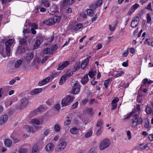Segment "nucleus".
Returning <instances> with one entry per match:
<instances>
[{
	"label": "nucleus",
	"instance_id": "nucleus-1",
	"mask_svg": "<svg viewBox=\"0 0 153 153\" xmlns=\"http://www.w3.org/2000/svg\"><path fill=\"white\" fill-rule=\"evenodd\" d=\"M14 39H10L8 40L5 42V45L6 46L5 50L3 49L2 48H0V53L2 55H3L4 52L6 51L7 55L9 56L10 55V47L13 44L14 41Z\"/></svg>",
	"mask_w": 153,
	"mask_h": 153
},
{
	"label": "nucleus",
	"instance_id": "nucleus-2",
	"mask_svg": "<svg viewBox=\"0 0 153 153\" xmlns=\"http://www.w3.org/2000/svg\"><path fill=\"white\" fill-rule=\"evenodd\" d=\"M143 123V120L141 117L139 118V116L135 114L133 116L131 121V125L133 128L135 127L137 124H141Z\"/></svg>",
	"mask_w": 153,
	"mask_h": 153
},
{
	"label": "nucleus",
	"instance_id": "nucleus-3",
	"mask_svg": "<svg viewBox=\"0 0 153 153\" xmlns=\"http://www.w3.org/2000/svg\"><path fill=\"white\" fill-rule=\"evenodd\" d=\"M111 144V141L109 139L106 138L103 139L100 143L99 146V149L102 150L108 147Z\"/></svg>",
	"mask_w": 153,
	"mask_h": 153
},
{
	"label": "nucleus",
	"instance_id": "nucleus-4",
	"mask_svg": "<svg viewBox=\"0 0 153 153\" xmlns=\"http://www.w3.org/2000/svg\"><path fill=\"white\" fill-rule=\"evenodd\" d=\"M80 89V86L79 82L76 81L72 85L71 91V93L74 94H79Z\"/></svg>",
	"mask_w": 153,
	"mask_h": 153
},
{
	"label": "nucleus",
	"instance_id": "nucleus-5",
	"mask_svg": "<svg viewBox=\"0 0 153 153\" xmlns=\"http://www.w3.org/2000/svg\"><path fill=\"white\" fill-rule=\"evenodd\" d=\"M67 143L65 141H63L60 143L57 146L55 149V151L56 152H59L63 150L66 147Z\"/></svg>",
	"mask_w": 153,
	"mask_h": 153
},
{
	"label": "nucleus",
	"instance_id": "nucleus-6",
	"mask_svg": "<svg viewBox=\"0 0 153 153\" xmlns=\"http://www.w3.org/2000/svg\"><path fill=\"white\" fill-rule=\"evenodd\" d=\"M42 118H35L32 119L30 122L33 124L42 125L43 124V120Z\"/></svg>",
	"mask_w": 153,
	"mask_h": 153
},
{
	"label": "nucleus",
	"instance_id": "nucleus-7",
	"mask_svg": "<svg viewBox=\"0 0 153 153\" xmlns=\"http://www.w3.org/2000/svg\"><path fill=\"white\" fill-rule=\"evenodd\" d=\"M143 83L140 88V89L142 90L143 88V87H145L146 85L147 84H150L153 82L151 80L147 78H146L143 79L142 81Z\"/></svg>",
	"mask_w": 153,
	"mask_h": 153
},
{
	"label": "nucleus",
	"instance_id": "nucleus-8",
	"mask_svg": "<svg viewBox=\"0 0 153 153\" xmlns=\"http://www.w3.org/2000/svg\"><path fill=\"white\" fill-rule=\"evenodd\" d=\"M53 149L54 146L51 143H48L45 148L46 152L48 153L51 152Z\"/></svg>",
	"mask_w": 153,
	"mask_h": 153
},
{
	"label": "nucleus",
	"instance_id": "nucleus-9",
	"mask_svg": "<svg viewBox=\"0 0 153 153\" xmlns=\"http://www.w3.org/2000/svg\"><path fill=\"white\" fill-rule=\"evenodd\" d=\"M33 55L31 53L27 54L26 56L24 57V60L27 63H29L33 58Z\"/></svg>",
	"mask_w": 153,
	"mask_h": 153
},
{
	"label": "nucleus",
	"instance_id": "nucleus-10",
	"mask_svg": "<svg viewBox=\"0 0 153 153\" xmlns=\"http://www.w3.org/2000/svg\"><path fill=\"white\" fill-rule=\"evenodd\" d=\"M84 112L92 116L94 114V112L92 108H86L84 109Z\"/></svg>",
	"mask_w": 153,
	"mask_h": 153
},
{
	"label": "nucleus",
	"instance_id": "nucleus-11",
	"mask_svg": "<svg viewBox=\"0 0 153 153\" xmlns=\"http://www.w3.org/2000/svg\"><path fill=\"white\" fill-rule=\"evenodd\" d=\"M8 116L6 115H2L0 117V125H3L7 121Z\"/></svg>",
	"mask_w": 153,
	"mask_h": 153
},
{
	"label": "nucleus",
	"instance_id": "nucleus-12",
	"mask_svg": "<svg viewBox=\"0 0 153 153\" xmlns=\"http://www.w3.org/2000/svg\"><path fill=\"white\" fill-rule=\"evenodd\" d=\"M139 22V18L136 17L132 20L131 23V26L133 28H135L137 26Z\"/></svg>",
	"mask_w": 153,
	"mask_h": 153
},
{
	"label": "nucleus",
	"instance_id": "nucleus-13",
	"mask_svg": "<svg viewBox=\"0 0 153 153\" xmlns=\"http://www.w3.org/2000/svg\"><path fill=\"white\" fill-rule=\"evenodd\" d=\"M69 64V62L68 61H66L63 62L61 64L59 65L57 70H61L64 68L67 67Z\"/></svg>",
	"mask_w": 153,
	"mask_h": 153
},
{
	"label": "nucleus",
	"instance_id": "nucleus-14",
	"mask_svg": "<svg viewBox=\"0 0 153 153\" xmlns=\"http://www.w3.org/2000/svg\"><path fill=\"white\" fill-rule=\"evenodd\" d=\"M72 118V116L71 114H69L68 115L64 122V123L65 125L68 126L71 123Z\"/></svg>",
	"mask_w": 153,
	"mask_h": 153
},
{
	"label": "nucleus",
	"instance_id": "nucleus-15",
	"mask_svg": "<svg viewBox=\"0 0 153 153\" xmlns=\"http://www.w3.org/2000/svg\"><path fill=\"white\" fill-rule=\"evenodd\" d=\"M50 80V77H47L42 80L39 81V86L43 85L48 83Z\"/></svg>",
	"mask_w": 153,
	"mask_h": 153
},
{
	"label": "nucleus",
	"instance_id": "nucleus-16",
	"mask_svg": "<svg viewBox=\"0 0 153 153\" xmlns=\"http://www.w3.org/2000/svg\"><path fill=\"white\" fill-rule=\"evenodd\" d=\"M40 7L44 6L45 7H48L50 6V4L48 2V0H42L40 5Z\"/></svg>",
	"mask_w": 153,
	"mask_h": 153
},
{
	"label": "nucleus",
	"instance_id": "nucleus-17",
	"mask_svg": "<svg viewBox=\"0 0 153 153\" xmlns=\"http://www.w3.org/2000/svg\"><path fill=\"white\" fill-rule=\"evenodd\" d=\"M42 91L41 88H37L33 89L31 91V94L32 95H36L40 93Z\"/></svg>",
	"mask_w": 153,
	"mask_h": 153
},
{
	"label": "nucleus",
	"instance_id": "nucleus-18",
	"mask_svg": "<svg viewBox=\"0 0 153 153\" xmlns=\"http://www.w3.org/2000/svg\"><path fill=\"white\" fill-rule=\"evenodd\" d=\"M88 58H87L83 62H82L81 65V68L83 69H84L88 63Z\"/></svg>",
	"mask_w": 153,
	"mask_h": 153
},
{
	"label": "nucleus",
	"instance_id": "nucleus-19",
	"mask_svg": "<svg viewBox=\"0 0 153 153\" xmlns=\"http://www.w3.org/2000/svg\"><path fill=\"white\" fill-rule=\"evenodd\" d=\"M70 131L71 134L76 135L78 133L79 130L77 128L74 127L70 129Z\"/></svg>",
	"mask_w": 153,
	"mask_h": 153
},
{
	"label": "nucleus",
	"instance_id": "nucleus-20",
	"mask_svg": "<svg viewBox=\"0 0 153 153\" xmlns=\"http://www.w3.org/2000/svg\"><path fill=\"white\" fill-rule=\"evenodd\" d=\"M88 81V78L87 74L85 75L84 77L82 78L81 81V83L83 84H85Z\"/></svg>",
	"mask_w": 153,
	"mask_h": 153
},
{
	"label": "nucleus",
	"instance_id": "nucleus-21",
	"mask_svg": "<svg viewBox=\"0 0 153 153\" xmlns=\"http://www.w3.org/2000/svg\"><path fill=\"white\" fill-rule=\"evenodd\" d=\"M69 4L66 0H63L60 2V7L61 9H65V7Z\"/></svg>",
	"mask_w": 153,
	"mask_h": 153
},
{
	"label": "nucleus",
	"instance_id": "nucleus-22",
	"mask_svg": "<svg viewBox=\"0 0 153 153\" xmlns=\"http://www.w3.org/2000/svg\"><path fill=\"white\" fill-rule=\"evenodd\" d=\"M67 78L66 75H63L60 79L59 81V85H61L64 84Z\"/></svg>",
	"mask_w": 153,
	"mask_h": 153
},
{
	"label": "nucleus",
	"instance_id": "nucleus-23",
	"mask_svg": "<svg viewBox=\"0 0 153 153\" xmlns=\"http://www.w3.org/2000/svg\"><path fill=\"white\" fill-rule=\"evenodd\" d=\"M83 27L82 24L78 23L74 27V30L75 31L81 30L82 29Z\"/></svg>",
	"mask_w": 153,
	"mask_h": 153
},
{
	"label": "nucleus",
	"instance_id": "nucleus-24",
	"mask_svg": "<svg viewBox=\"0 0 153 153\" xmlns=\"http://www.w3.org/2000/svg\"><path fill=\"white\" fill-rule=\"evenodd\" d=\"M70 103L65 98H64L62 100L61 104L62 107H65L70 104Z\"/></svg>",
	"mask_w": 153,
	"mask_h": 153
},
{
	"label": "nucleus",
	"instance_id": "nucleus-25",
	"mask_svg": "<svg viewBox=\"0 0 153 153\" xmlns=\"http://www.w3.org/2000/svg\"><path fill=\"white\" fill-rule=\"evenodd\" d=\"M47 109V107L46 105H42L39 106L36 110L39 112H42Z\"/></svg>",
	"mask_w": 153,
	"mask_h": 153
},
{
	"label": "nucleus",
	"instance_id": "nucleus-26",
	"mask_svg": "<svg viewBox=\"0 0 153 153\" xmlns=\"http://www.w3.org/2000/svg\"><path fill=\"white\" fill-rule=\"evenodd\" d=\"M45 24L48 25H51L54 23L53 19L50 18L47 19L44 22Z\"/></svg>",
	"mask_w": 153,
	"mask_h": 153
},
{
	"label": "nucleus",
	"instance_id": "nucleus-27",
	"mask_svg": "<svg viewBox=\"0 0 153 153\" xmlns=\"http://www.w3.org/2000/svg\"><path fill=\"white\" fill-rule=\"evenodd\" d=\"M39 152L38 145L36 144H34L33 147L32 153H39Z\"/></svg>",
	"mask_w": 153,
	"mask_h": 153
},
{
	"label": "nucleus",
	"instance_id": "nucleus-28",
	"mask_svg": "<svg viewBox=\"0 0 153 153\" xmlns=\"http://www.w3.org/2000/svg\"><path fill=\"white\" fill-rule=\"evenodd\" d=\"M144 99V97L142 96V95L138 94L137 97V101L138 102H141Z\"/></svg>",
	"mask_w": 153,
	"mask_h": 153
},
{
	"label": "nucleus",
	"instance_id": "nucleus-29",
	"mask_svg": "<svg viewBox=\"0 0 153 153\" xmlns=\"http://www.w3.org/2000/svg\"><path fill=\"white\" fill-rule=\"evenodd\" d=\"M4 143L6 146L10 147L11 145L12 142L9 139H6L5 140Z\"/></svg>",
	"mask_w": 153,
	"mask_h": 153
},
{
	"label": "nucleus",
	"instance_id": "nucleus-30",
	"mask_svg": "<svg viewBox=\"0 0 153 153\" xmlns=\"http://www.w3.org/2000/svg\"><path fill=\"white\" fill-rule=\"evenodd\" d=\"M27 129L29 132L34 133L36 131L33 129V127L29 125L27 126Z\"/></svg>",
	"mask_w": 153,
	"mask_h": 153
},
{
	"label": "nucleus",
	"instance_id": "nucleus-31",
	"mask_svg": "<svg viewBox=\"0 0 153 153\" xmlns=\"http://www.w3.org/2000/svg\"><path fill=\"white\" fill-rule=\"evenodd\" d=\"M96 72L95 71L91 70L88 73V75L90 78H93L96 74Z\"/></svg>",
	"mask_w": 153,
	"mask_h": 153
},
{
	"label": "nucleus",
	"instance_id": "nucleus-32",
	"mask_svg": "<svg viewBox=\"0 0 153 153\" xmlns=\"http://www.w3.org/2000/svg\"><path fill=\"white\" fill-rule=\"evenodd\" d=\"M21 104L22 105H26L28 102V99L25 98H23L21 100Z\"/></svg>",
	"mask_w": 153,
	"mask_h": 153
},
{
	"label": "nucleus",
	"instance_id": "nucleus-33",
	"mask_svg": "<svg viewBox=\"0 0 153 153\" xmlns=\"http://www.w3.org/2000/svg\"><path fill=\"white\" fill-rule=\"evenodd\" d=\"M146 111L147 114H153V109H152L151 107H147L146 109Z\"/></svg>",
	"mask_w": 153,
	"mask_h": 153
},
{
	"label": "nucleus",
	"instance_id": "nucleus-34",
	"mask_svg": "<svg viewBox=\"0 0 153 153\" xmlns=\"http://www.w3.org/2000/svg\"><path fill=\"white\" fill-rule=\"evenodd\" d=\"M123 74L124 72L122 71H117L116 72L114 76L115 77H120Z\"/></svg>",
	"mask_w": 153,
	"mask_h": 153
},
{
	"label": "nucleus",
	"instance_id": "nucleus-35",
	"mask_svg": "<svg viewBox=\"0 0 153 153\" xmlns=\"http://www.w3.org/2000/svg\"><path fill=\"white\" fill-rule=\"evenodd\" d=\"M102 0H99L97 1L96 3L93 5V6H94L95 8H97L100 6L102 4Z\"/></svg>",
	"mask_w": 153,
	"mask_h": 153
},
{
	"label": "nucleus",
	"instance_id": "nucleus-36",
	"mask_svg": "<svg viewBox=\"0 0 153 153\" xmlns=\"http://www.w3.org/2000/svg\"><path fill=\"white\" fill-rule=\"evenodd\" d=\"M65 98L70 103H71L73 101L74 99V98L72 96L70 95L67 96Z\"/></svg>",
	"mask_w": 153,
	"mask_h": 153
},
{
	"label": "nucleus",
	"instance_id": "nucleus-37",
	"mask_svg": "<svg viewBox=\"0 0 153 153\" xmlns=\"http://www.w3.org/2000/svg\"><path fill=\"white\" fill-rule=\"evenodd\" d=\"M22 61V60H17L15 63V67L17 68L19 67L21 65Z\"/></svg>",
	"mask_w": 153,
	"mask_h": 153
},
{
	"label": "nucleus",
	"instance_id": "nucleus-38",
	"mask_svg": "<svg viewBox=\"0 0 153 153\" xmlns=\"http://www.w3.org/2000/svg\"><path fill=\"white\" fill-rule=\"evenodd\" d=\"M134 110H133L132 111L130 112L129 114H127L126 115H125L124 116V119L128 118L130 117L134 113H135Z\"/></svg>",
	"mask_w": 153,
	"mask_h": 153
},
{
	"label": "nucleus",
	"instance_id": "nucleus-39",
	"mask_svg": "<svg viewBox=\"0 0 153 153\" xmlns=\"http://www.w3.org/2000/svg\"><path fill=\"white\" fill-rule=\"evenodd\" d=\"M25 51V49L22 47H19L17 49V52L19 53H23Z\"/></svg>",
	"mask_w": 153,
	"mask_h": 153
},
{
	"label": "nucleus",
	"instance_id": "nucleus-40",
	"mask_svg": "<svg viewBox=\"0 0 153 153\" xmlns=\"http://www.w3.org/2000/svg\"><path fill=\"white\" fill-rule=\"evenodd\" d=\"M40 41L39 40H37L36 42L34 45V48L37 49L38 48L40 45Z\"/></svg>",
	"mask_w": 153,
	"mask_h": 153
},
{
	"label": "nucleus",
	"instance_id": "nucleus-41",
	"mask_svg": "<svg viewBox=\"0 0 153 153\" xmlns=\"http://www.w3.org/2000/svg\"><path fill=\"white\" fill-rule=\"evenodd\" d=\"M54 21V23H57L59 22L60 20V18L59 16H55L53 19Z\"/></svg>",
	"mask_w": 153,
	"mask_h": 153
},
{
	"label": "nucleus",
	"instance_id": "nucleus-42",
	"mask_svg": "<svg viewBox=\"0 0 153 153\" xmlns=\"http://www.w3.org/2000/svg\"><path fill=\"white\" fill-rule=\"evenodd\" d=\"M127 137L128 140H130L131 138V132L129 130L126 131Z\"/></svg>",
	"mask_w": 153,
	"mask_h": 153
},
{
	"label": "nucleus",
	"instance_id": "nucleus-43",
	"mask_svg": "<svg viewBox=\"0 0 153 153\" xmlns=\"http://www.w3.org/2000/svg\"><path fill=\"white\" fill-rule=\"evenodd\" d=\"M92 130H90L85 134V136L86 138L92 135Z\"/></svg>",
	"mask_w": 153,
	"mask_h": 153
},
{
	"label": "nucleus",
	"instance_id": "nucleus-44",
	"mask_svg": "<svg viewBox=\"0 0 153 153\" xmlns=\"http://www.w3.org/2000/svg\"><path fill=\"white\" fill-rule=\"evenodd\" d=\"M102 130L101 128H100L99 129H98L96 133V135L97 136H100L102 133Z\"/></svg>",
	"mask_w": 153,
	"mask_h": 153
},
{
	"label": "nucleus",
	"instance_id": "nucleus-45",
	"mask_svg": "<svg viewBox=\"0 0 153 153\" xmlns=\"http://www.w3.org/2000/svg\"><path fill=\"white\" fill-rule=\"evenodd\" d=\"M54 130L56 132L59 131L60 129V126L58 124H56L54 126Z\"/></svg>",
	"mask_w": 153,
	"mask_h": 153
},
{
	"label": "nucleus",
	"instance_id": "nucleus-46",
	"mask_svg": "<svg viewBox=\"0 0 153 153\" xmlns=\"http://www.w3.org/2000/svg\"><path fill=\"white\" fill-rule=\"evenodd\" d=\"M27 151V149L20 148L19 150V153H26Z\"/></svg>",
	"mask_w": 153,
	"mask_h": 153
},
{
	"label": "nucleus",
	"instance_id": "nucleus-47",
	"mask_svg": "<svg viewBox=\"0 0 153 153\" xmlns=\"http://www.w3.org/2000/svg\"><path fill=\"white\" fill-rule=\"evenodd\" d=\"M102 124V121L101 120H98L97 123L96 124L97 127H101Z\"/></svg>",
	"mask_w": 153,
	"mask_h": 153
},
{
	"label": "nucleus",
	"instance_id": "nucleus-48",
	"mask_svg": "<svg viewBox=\"0 0 153 153\" xmlns=\"http://www.w3.org/2000/svg\"><path fill=\"white\" fill-rule=\"evenodd\" d=\"M50 132V129H45L43 132V134L46 136Z\"/></svg>",
	"mask_w": 153,
	"mask_h": 153
},
{
	"label": "nucleus",
	"instance_id": "nucleus-49",
	"mask_svg": "<svg viewBox=\"0 0 153 153\" xmlns=\"http://www.w3.org/2000/svg\"><path fill=\"white\" fill-rule=\"evenodd\" d=\"M139 5L138 4L136 3L134 4L131 7L135 11V10L139 7Z\"/></svg>",
	"mask_w": 153,
	"mask_h": 153
},
{
	"label": "nucleus",
	"instance_id": "nucleus-50",
	"mask_svg": "<svg viewBox=\"0 0 153 153\" xmlns=\"http://www.w3.org/2000/svg\"><path fill=\"white\" fill-rule=\"evenodd\" d=\"M146 18L147 22L149 23L151 21V18L149 13H147L146 15Z\"/></svg>",
	"mask_w": 153,
	"mask_h": 153
},
{
	"label": "nucleus",
	"instance_id": "nucleus-51",
	"mask_svg": "<svg viewBox=\"0 0 153 153\" xmlns=\"http://www.w3.org/2000/svg\"><path fill=\"white\" fill-rule=\"evenodd\" d=\"M73 74V71H69L65 74L64 75H66V77L68 78V77H70L72 76Z\"/></svg>",
	"mask_w": 153,
	"mask_h": 153
},
{
	"label": "nucleus",
	"instance_id": "nucleus-52",
	"mask_svg": "<svg viewBox=\"0 0 153 153\" xmlns=\"http://www.w3.org/2000/svg\"><path fill=\"white\" fill-rule=\"evenodd\" d=\"M59 75V74L56 72H53L51 75V76L52 78L56 77Z\"/></svg>",
	"mask_w": 153,
	"mask_h": 153
},
{
	"label": "nucleus",
	"instance_id": "nucleus-53",
	"mask_svg": "<svg viewBox=\"0 0 153 153\" xmlns=\"http://www.w3.org/2000/svg\"><path fill=\"white\" fill-rule=\"evenodd\" d=\"M134 10L131 7L129 9L127 13L128 15L130 16L134 12Z\"/></svg>",
	"mask_w": 153,
	"mask_h": 153
},
{
	"label": "nucleus",
	"instance_id": "nucleus-54",
	"mask_svg": "<svg viewBox=\"0 0 153 153\" xmlns=\"http://www.w3.org/2000/svg\"><path fill=\"white\" fill-rule=\"evenodd\" d=\"M50 49L49 48H45L43 50V52L45 54H47L49 52Z\"/></svg>",
	"mask_w": 153,
	"mask_h": 153
},
{
	"label": "nucleus",
	"instance_id": "nucleus-55",
	"mask_svg": "<svg viewBox=\"0 0 153 153\" xmlns=\"http://www.w3.org/2000/svg\"><path fill=\"white\" fill-rule=\"evenodd\" d=\"M87 13L88 15L90 16H92L93 15V11L90 9H89L87 10Z\"/></svg>",
	"mask_w": 153,
	"mask_h": 153
},
{
	"label": "nucleus",
	"instance_id": "nucleus-56",
	"mask_svg": "<svg viewBox=\"0 0 153 153\" xmlns=\"http://www.w3.org/2000/svg\"><path fill=\"white\" fill-rule=\"evenodd\" d=\"M147 147V145H145L144 144H142L140 145L139 148L141 149H144Z\"/></svg>",
	"mask_w": 153,
	"mask_h": 153
},
{
	"label": "nucleus",
	"instance_id": "nucleus-57",
	"mask_svg": "<svg viewBox=\"0 0 153 153\" xmlns=\"http://www.w3.org/2000/svg\"><path fill=\"white\" fill-rule=\"evenodd\" d=\"M78 104V102H76L74 103L71 106V108L72 109H75L76 108Z\"/></svg>",
	"mask_w": 153,
	"mask_h": 153
},
{
	"label": "nucleus",
	"instance_id": "nucleus-58",
	"mask_svg": "<svg viewBox=\"0 0 153 153\" xmlns=\"http://www.w3.org/2000/svg\"><path fill=\"white\" fill-rule=\"evenodd\" d=\"M4 88H0V98L2 97V95L4 94Z\"/></svg>",
	"mask_w": 153,
	"mask_h": 153
},
{
	"label": "nucleus",
	"instance_id": "nucleus-59",
	"mask_svg": "<svg viewBox=\"0 0 153 153\" xmlns=\"http://www.w3.org/2000/svg\"><path fill=\"white\" fill-rule=\"evenodd\" d=\"M109 82V79L106 80L105 81L104 83V85L105 86V88H107Z\"/></svg>",
	"mask_w": 153,
	"mask_h": 153
},
{
	"label": "nucleus",
	"instance_id": "nucleus-60",
	"mask_svg": "<svg viewBox=\"0 0 153 153\" xmlns=\"http://www.w3.org/2000/svg\"><path fill=\"white\" fill-rule=\"evenodd\" d=\"M10 0H1V3L3 5L6 4L10 2Z\"/></svg>",
	"mask_w": 153,
	"mask_h": 153
},
{
	"label": "nucleus",
	"instance_id": "nucleus-61",
	"mask_svg": "<svg viewBox=\"0 0 153 153\" xmlns=\"http://www.w3.org/2000/svg\"><path fill=\"white\" fill-rule=\"evenodd\" d=\"M96 150V148L95 147H92L88 152V153H93Z\"/></svg>",
	"mask_w": 153,
	"mask_h": 153
},
{
	"label": "nucleus",
	"instance_id": "nucleus-62",
	"mask_svg": "<svg viewBox=\"0 0 153 153\" xmlns=\"http://www.w3.org/2000/svg\"><path fill=\"white\" fill-rule=\"evenodd\" d=\"M109 30L111 31H113L115 29V27L114 25L112 26L111 25H109Z\"/></svg>",
	"mask_w": 153,
	"mask_h": 153
},
{
	"label": "nucleus",
	"instance_id": "nucleus-63",
	"mask_svg": "<svg viewBox=\"0 0 153 153\" xmlns=\"http://www.w3.org/2000/svg\"><path fill=\"white\" fill-rule=\"evenodd\" d=\"M57 48V46L56 45H54L52 46L51 49L52 51H55Z\"/></svg>",
	"mask_w": 153,
	"mask_h": 153
},
{
	"label": "nucleus",
	"instance_id": "nucleus-64",
	"mask_svg": "<svg viewBox=\"0 0 153 153\" xmlns=\"http://www.w3.org/2000/svg\"><path fill=\"white\" fill-rule=\"evenodd\" d=\"M55 108L56 110H59L61 108L60 105L59 104H56L55 105Z\"/></svg>",
	"mask_w": 153,
	"mask_h": 153
}]
</instances>
